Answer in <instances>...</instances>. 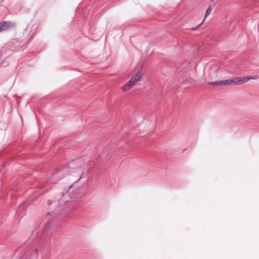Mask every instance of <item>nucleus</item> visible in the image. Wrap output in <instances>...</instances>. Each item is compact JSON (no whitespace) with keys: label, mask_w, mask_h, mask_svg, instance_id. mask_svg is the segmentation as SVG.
Masks as SVG:
<instances>
[{"label":"nucleus","mask_w":259,"mask_h":259,"mask_svg":"<svg viewBox=\"0 0 259 259\" xmlns=\"http://www.w3.org/2000/svg\"><path fill=\"white\" fill-rule=\"evenodd\" d=\"M144 72L141 69L138 70L131 79L122 87L123 92L129 91L132 88L138 84L142 79Z\"/></svg>","instance_id":"nucleus-1"},{"label":"nucleus","mask_w":259,"mask_h":259,"mask_svg":"<svg viewBox=\"0 0 259 259\" xmlns=\"http://www.w3.org/2000/svg\"><path fill=\"white\" fill-rule=\"evenodd\" d=\"M219 69V65L218 63H212L208 65L207 71L208 75L211 77L216 76Z\"/></svg>","instance_id":"nucleus-2"},{"label":"nucleus","mask_w":259,"mask_h":259,"mask_svg":"<svg viewBox=\"0 0 259 259\" xmlns=\"http://www.w3.org/2000/svg\"><path fill=\"white\" fill-rule=\"evenodd\" d=\"M256 76H244L235 77V85H240L246 83L250 79H256Z\"/></svg>","instance_id":"nucleus-3"},{"label":"nucleus","mask_w":259,"mask_h":259,"mask_svg":"<svg viewBox=\"0 0 259 259\" xmlns=\"http://www.w3.org/2000/svg\"><path fill=\"white\" fill-rule=\"evenodd\" d=\"M211 84L218 85H230V79L222 80V81H218V82H215L214 83H211Z\"/></svg>","instance_id":"nucleus-4"},{"label":"nucleus","mask_w":259,"mask_h":259,"mask_svg":"<svg viewBox=\"0 0 259 259\" xmlns=\"http://www.w3.org/2000/svg\"><path fill=\"white\" fill-rule=\"evenodd\" d=\"M9 26V23L6 21L0 23V32L6 30Z\"/></svg>","instance_id":"nucleus-5"},{"label":"nucleus","mask_w":259,"mask_h":259,"mask_svg":"<svg viewBox=\"0 0 259 259\" xmlns=\"http://www.w3.org/2000/svg\"><path fill=\"white\" fill-rule=\"evenodd\" d=\"M212 9L213 8L212 7H211L210 6H209L208 7V8L207 9V10L205 12V17H204L202 23L198 26V27H199L202 24V23L204 21L205 18L206 17H207L209 15V14L211 12V11H212Z\"/></svg>","instance_id":"nucleus-6"},{"label":"nucleus","mask_w":259,"mask_h":259,"mask_svg":"<svg viewBox=\"0 0 259 259\" xmlns=\"http://www.w3.org/2000/svg\"><path fill=\"white\" fill-rule=\"evenodd\" d=\"M230 85H235V78L233 79H230Z\"/></svg>","instance_id":"nucleus-7"}]
</instances>
